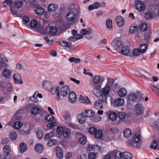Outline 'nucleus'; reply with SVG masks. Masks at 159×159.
I'll use <instances>...</instances> for the list:
<instances>
[{
    "label": "nucleus",
    "instance_id": "obj_1",
    "mask_svg": "<svg viewBox=\"0 0 159 159\" xmlns=\"http://www.w3.org/2000/svg\"><path fill=\"white\" fill-rule=\"evenodd\" d=\"M140 136L138 133H136L133 137V140H129L128 144L131 147L138 148L140 147L142 144L140 140Z\"/></svg>",
    "mask_w": 159,
    "mask_h": 159
},
{
    "label": "nucleus",
    "instance_id": "obj_2",
    "mask_svg": "<svg viewBox=\"0 0 159 159\" xmlns=\"http://www.w3.org/2000/svg\"><path fill=\"white\" fill-rule=\"evenodd\" d=\"M57 95V97L59 98L60 95L64 97L66 96L70 92L69 86L68 85H66L61 88L59 91V87L57 86L56 88Z\"/></svg>",
    "mask_w": 159,
    "mask_h": 159
},
{
    "label": "nucleus",
    "instance_id": "obj_3",
    "mask_svg": "<svg viewBox=\"0 0 159 159\" xmlns=\"http://www.w3.org/2000/svg\"><path fill=\"white\" fill-rule=\"evenodd\" d=\"M111 44L114 45L115 49L119 52H120V51L123 47L124 43L121 40H116L111 43Z\"/></svg>",
    "mask_w": 159,
    "mask_h": 159
},
{
    "label": "nucleus",
    "instance_id": "obj_4",
    "mask_svg": "<svg viewBox=\"0 0 159 159\" xmlns=\"http://www.w3.org/2000/svg\"><path fill=\"white\" fill-rule=\"evenodd\" d=\"M126 116L125 113L123 112H119L116 120V123L118 125L121 122H124L125 120Z\"/></svg>",
    "mask_w": 159,
    "mask_h": 159
},
{
    "label": "nucleus",
    "instance_id": "obj_5",
    "mask_svg": "<svg viewBox=\"0 0 159 159\" xmlns=\"http://www.w3.org/2000/svg\"><path fill=\"white\" fill-rule=\"evenodd\" d=\"M92 32L93 30L91 29L87 30L83 29L81 30V34L84 35H85V37L86 39H89L92 37Z\"/></svg>",
    "mask_w": 159,
    "mask_h": 159
},
{
    "label": "nucleus",
    "instance_id": "obj_6",
    "mask_svg": "<svg viewBox=\"0 0 159 159\" xmlns=\"http://www.w3.org/2000/svg\"><path fill=\"white\" fill-rule=\"evenodd\" d=\"M30 25L31 27L37 29L39 32L41 31L43 29L41 25L39 23H38L37 21L34 20L31 21Z\"/></svg>",
    "mask_w": 159,
    "mask_h": 159
},
{
    "label": "nucleus",
    "instance_id": "obj_7",
    "mask_svg": "<svg viewBox=\"0 0 159 159\" xmlns=\"http://www.w3.org/2000/svg\"><path fill=\"white\" fill-rule=\"evenodd\" d=\"M100 80V77L99 75H95L93 77V84L94 88L98 90L100 89L99 86H96V85H98L99 84V81Z\"/></svg>",
    "mask_w": 159,
    "mask_h": 159
},
{
    "label": "nucleus",
    "instance_id": "obj_8",
    "mask_svg": "<svg viewBox=\"0 0 159 159\" xmlns=\"http://www.w3.org/2000/svg\"><path fill=\"white\" fill-rule=\"evenodd\" d=\"M134 113L137 115H140L143 112L142 105L140 104L136 105L134 110Z\"/></svg>",
    "mask_w": 159,
    "mask_h": 159
},
{
    "label": "nucleus",
    "instance_id": "obj_9",
    "mask_svg": "<svg viewBox=\"0 0 159 159\" xmlns=\"http://www.w3.org/2000/svg\"><path fill=\"white\" fill-rule=\"evenodd\" d=\"M136 8L139 11H143L145 9L144 2L141 1H138L136 2Z\"/></svg>",
    "mask_w": 159,
    "mask_h": 159
},
{
    "label": "nucleus",
    "instance_id": "obj_10",
    "mask_svg": "<svg viewBox=\"0 0 159 159\" xmlns=\"http://www.w3.org/2000/svg\"><path fill=\"white\" fill-rule=\"evenodd\" d=\"M130 50L129 47L127 46H124L120 51V53L126 56H129L130 54Z\"/></svg>",
    "mask_w": 159,
    "mask_h": 159
},
{
    "label": "nucleus",
    "instance_id": "obj_11",
    "mask_svg": "<svg viewBox=\"0 0 159 159\" xmlns=\"http://www.w3.org/2000/svg\"><path fill=\"white\" fill-rule=\"evenodd\" d=\"M76 15L75 13L72 11H69L66 14V19L68 21H73L75 18Z\"/></svg>",
    "mask_w": 159,
    "mask_h": 159
},
{
    "label": "nucleus",
    "instance_id": "obj_12",
    "mask_svg": "<svg viewBox=\"0 0 159 159\" xmlns=\"http://www.w3.org/2000/svg\"><path fill=\"white\" fill-rule=\"evenodd\" d=\"M61 45L66 48V49L70 50L74 48V47L71 45V43L63 40L61 43Z\"/></svg>",
    "mask_w": 159,
    "mask_h": 159
},
{
    "label": "nucleus",
    "instance_id": "obj_13",
    "mask_svg": "<svg viewBox=\"0 0 159 159\" xmlns=\"http://www.w3.org/2000/svg\"><path fill=\"white\" fill-rule=\"evenodd\" d=\"M116 21L117 25L119 27H121L124 25L125 21L123 17L118 16L116 18Z\"/></svg>",
    "mask_w": 159,
    "mask_h": 159
},
{
    "label": "nucleus",
    "instance_id": "obj_14",
    "mask_svg": "<svg viewBox=\"0 0 159 159\" xmlns=\"http://www.w3.org/2000/svg\"><path fill=\"white\" fill-rule=\"evenodd\" d=\"M13 78L16 83L20 84L23 83V81L21 80V76L18 73H15L13 75Z\"/></svg>",
    "mask_w": 159,
    "mask_h": 159
},
{
    "label": "nucleus",
    "instance_id": "obj_15",
    "mask_svg": "<svg viewBox=\"0 0 159 159\" xmlns=\"http://www.w3.org/2000/svg\"><path fill=\"white\" fill-rule=\"evenodd\" d=\"M97 96H98L99 98L98 100H100L103 104L104 103H107V99L108 95H105L102 94L98 93Z\"/></svg>",
    "mask_w": 159,
    "mask_h": 159
},
{
    "label": "nucleus",
    "instance_id": "obj_16",
    "mask_svg": "<svg viewBox=\"0 0 159 159\" xmlns=\"http://www.w3.org/2000/svg\"><path fill=\"white\" fill-rule=\"evenodd\" d=\"M31 113L34 115H36L38 114L40 112L39 108L38 106L32 105L31 109Z\"/></svg>",
    "mask_w": 159,
    "mask_h": 159
},
{
    "label": "nucleus",
    "instance_id": "obj_17",
    "mask_svg": "<svg viewBox=\"0 0 159 159\" xmlns=\"http://www.w3.org/2000/svg\"><path fill=\"white\" fill-rule=\"evenodd\" d=\"M76 96L75 93L71 91L69 94V99L71 103H75L76 100Z\"/></svg>",
    "mask_w": 159,
    "mask_h": 159
},
{
    "label": "nucleus",
    "instance_id": "obj_18",
    "mask_svg": "<svg viewBox=\"0 0 159 159\" xmlns=\"http://www.w3.org/2000/svg\"><path fill=\"white\" fill-rule=\"evenodd\" d=\"M56 155L57 157L61 159L63 157V152L61 148L59 147H57L56 149Z\"/></svg>",
    "mask_w": 159,
    "mask_h": 159
},
{
    "label": "nucleus",
    "instance_id": "obj_19",
    "mask_svg": "<svg viewBox=\"0 0 159 159\" xmlns=\"http://www.w3.org/2000/svg\"><path fill=\"white\" fill-rule=\"evenodd\" d=\"M124 103L123 99L121 98H116L114 101V103L115 107L122 106Z\"/></svg>",
    "mask_w": 159,
    "mask_h": 159
},
{
    "label": "nucleus",
    "instance_id": "obj_20",
    "mask_svg": "<svg viewBox=\"0 0 159 159\" xmlns=\"http://www.w3.org/2000/svg\"><path fill=\"white\" fill-rule=\"evenodd\" d=\"M42 84L43 87L46 90H49V89L52 86L51 83L47 80L43 82Z\"/></svg>",
    "mask_w": 159,
    "mask_h": 159
},
{
    "label": "nucleus",
    "instance_id": "obj_21",
    "mask_svg": "<svg viewBox=\"0 0 159 159\" xmlns=\"http://www.w3.org/2000/svg\"><path fill=\"white\" fill-rule=\"evenodd\" d=\"M86 117L82 112L81 113L78 115L77 118L80 124H83L85 122Z\"/></svg>",
    "mask_w": 159,
    "mask_h": 159
},
{
    "label": "nucleus",
    "instance_id": "obj_22",
    "mask_svg": "<svg viewBox=\"0 0 159 159\" xmlns=\"http://www.w3.org/2000/svg\"><path fill=\"white\" fill-rule=\"evenodd\" d=\"M79 101L82 103H90L91 101L87 97H83L80 95L79 98Z\"/></svg>",
    "mask_w": 159,
    "mask_h": 159
},
{
    "label": "nucleus",
    "instance_id": "obj_23",
    "mask_svg": "<svg viewBox=\"0 0 159 159\" xmlns=\"http://www.w3.org/2000/svg\"><path fill=\"white\" fill-rule=\"evenodd\" d=\"M45 11L44 8L42 7L36 8L34 10V12L36 14L41 15L43 14Z\"/></svg>",
    "mask_w": 159,
    "mask_h": 159
},
{
    "label": "nucleus",
    "instance_id": "obj_24",
    "mask_svg": "<svg viewBox=\"0 0 159 159\" xmlns=\"http://www.w3.org/2000/svg\"><path fill=\"white\" fill-rule=\"evenodd\" d=\"M58 8L57 5L55 4H50L48 7V9L49 11L53 12Z\"/></svg>",
    "mask_w": 159,
    "mask_h": 159
},
{
    "label": "nucleus",
    "instance_id": "obj_25",
    "mask_svg": "<svg viewBox=\"0 0 159 159\" xmlns=\"http://www.w3.org/2000/svg\"><path fill=\"white\" fill-rule=\"evenodd\" d=\"M94 107L97 109H100L103 107V103L100 100H97L94 103Z\"/></svg>",
    "mask_w": 159,
    "mask_h": 159
},
{
    "label": "nucleus",
    "instance_id": "obj_26",
    "mask_svg": "<svg viewBox=\"0 0 159 159\" xmlns=\"http://www.w3.org/2000/svg\"><path fill=\"white\" fill-rule=\"evenodd\" d=\"M82 112L85 116L88 117L92 116L94 115V112L90 110H85Z\"/></svg>",
    "mask_w": 159,
    "mask_h": 159
},
{
    "label": "nucleus",
    "instance_id": "obj_27",
    "mask_svg": "<svg viewBox=\"0 0 159 159\" xmlns=\"http://www.w3.org/2000/svg\"><path fill=\"white\" fill-rule=\"evenodd\" d=\"M44 149L43 146L40 144H38L36 145L35 147V151L38 153H41Z\"/></svg>",
    "mask_w": 159,
    "mask_h": 159
},
{
    "label": "nucleus",
    "instance_id": "obj_28",
    "mask_svg": "<svg viewBox=\"0 0 159 159\" xmlns=\"http://www.w3.org/2000/svg\"><path fill=\"white\" fill-rule=\"evenodd\" d=\"M137 98V96L136 94L133 93H130L128 96L127 99L130 101H133L135 100Z\"/></svg>",
    "mask_w": 159,
    "mask_h": 159
},
{
    "label": "nucleus",
    "instance_id": "obj_29",
    "mask_svg": "<svg viewBox=\"0 0 159 159\" xmlns=\"http://www.w3.org/2000/svg\"><path fill=\"white\" fill-rule=\"evenodd\" d=\"M132 157L131 154L129 152H125L122 153V159H131Z\"/></svg>",
    "mask_w": 159,
    "mask_h": 159
},
{
    "label": "nucleus",
    "instance_id": "obj_30",
    "mask_svg": "<svg viewBox=\"0 0 159 159\" xmlns=\"http://www.w3.org/2000/svg\"><path fill=\"white\" fill-rule=\"evenodd\" d=\"M123 134L125 137L127 138H129L132 134L131 130L129 128H127L124 131Z\"/></svg>",
    "mask_w": 159,
    "mask_h": 159
},
{
    "label": "nucleus",
    "instance_id": "obj_31",
    "mask_svg": "<svg viewBox=\"0 0 159 159\" xmlns=\"http://www.w3.org/2000/svg\"><path fill=\"white\" fill-rule=\"evenodd\" d=\"M127 93L126 89L124 88H121L119 90L118 92L119 95L121 97H125Z\"/></svg>",
    "mask_w": 159,
    "mask_h": 159
},
{
    "label": "nucleus",
    "instance_id": "obj_32",
    "mask_svg": "<svg viewBox=\"0 0 159 159\" xmlns=\"http://www.w3.org/2000/svg\"><path fill=\"white\" fill-rule=\"evenodd\" d=\"M100 6V4L98 2H95L93 4L89 6L88 9L89 10L91 11L94 9H97Z\"/></svg>",
    "mask_w": 159,
    "mask_h": 159
},
{
    "label": "nucleus",
    "instance_id": "obj_33",
    "mask_svg": "<svg viewBox=\"0 0 159 159\" xmlns=\"http://www.w3.org/2000/svg\"><path fill=\"white\" fill-rule=\"evenodd\" d=\"M157 149L159 150V143L158 144L156 140H153L151 143L150 148H151L156 149H157Z\"/></svg>",
    "mask_w": 159,
    "mask_h": 159
},
{
    "label": "nucleus",
    "instance_id": "obj_34",
    "mask_svg": "<svg viewBox=\"0 0 159 159\" xmlns=\"http://www.w3.org/2000/svg\"><path fill=\"white\" fill-rule=\"evenodd\" d=\"M9 136L11 140L13 141L16 139L17 134L15 132L12 131L10 132Z\"/></svg>",
    "mask_w": 159,
    "mask_h": 159
},
{
    "label": "nucleus",
    "instance_id": "obj_35",
    "mask_svg": "<svg viewBox=\"0 0 159 159\" xmlns=\"http://www.w3.org/2000/svg\"><path fill=\"white\" fill-rule=\"evenodd\" d=\"M138 29L136 25H132L129 27V31L130 34H133L136 32Z\"/></svg>",
    "mask_w": 159,
    "mask_h": 159
},
{
    "label": "nucleus",
    "instance_id": "obj_36",
    "mask_svg": "<svg viewBox=\"0 0 159 159\" xmlns=\"http://www.w3.org/2000/svg\"><path fill=\"white\" fill-rule=\"evenodd\" d=\"M110 88L108 85H106L105 87L102 89V94L105 95H108Z\"/></svg>",
    "mask_w": 159,
    "mask_h": 159
},
{
    "label": "nucleus",
    "instance_id": "obj_37",
    "mask_svg": "<svg viewBox=\"0 0 159 159\" xmlns=\"http://www.w3.org/2000/svg\"><path fill=\"white\" fill-rule=\"evenodd\" d=\"M37 93H38V91L35 92L33 96L30 98L31 101L36 102H38L39 101V100L37 98L38 96L37 94Z\"/></svg>",
    "mask_w": 159,
    "mask_h": 159
},
{
    "label": "nucleus",
    "instance_id": "obj_38",
    "mask_svg": "<svg viewBox=\"0 0 159 159\" xmlns=\"http://www.w3.org/2000/svg\"><path fill=\"white\" fill-rule=\"evenodd\" d=\"M12 0H5V1L2 2V3L4 7L7 6L11 7L12 4Z\"/></svg>",
    "mask_w": 159,
    "mask_h": 159
},
{
    "label": "nucleus",
    "instance_id": "obj_39",
    "mask_svg": "<svg viewBox=\"0 0 159 159\" xmlns=\"http://www.w3.org/2000/svg\"><path fill=\"white\" fill-rule=\"evenodd\" d=\"M70 134V130L68 129H65L63 133V136L66 138H68Z\"/></svg>",
    "mask_w": 159,
    "mask_h": 159
},
{
    "label": "nucleus",
    "instance_id": "obj_40",
    "mask_svg": "<svg viewBox=\"0 0 159 159\" xmlns=\"http://www.w3.org/2000/svg\"><path fill=\"white\" fill-rule=\"evenodd\" d=\"M109 119L111 121H114L117 118V115L116 113L114 112H111L109 114Z\"/></svg>",
    "mask_w": 159,
    "mask_h": 159
},
{
    "label": "nucleus",
    "instance_id": "obj_41",
    "mask_svg": "<svg viewBox=\"0 0 159 159\" xmlns=\"http://www.w3.org/2000/svg\"><path fill=\"white\" fill-rule=\"evenodd\" d=\"M57 32V28L55 26L51 27L50 30V34L51 35H55Z\"/></svg>",
    "mask_w": 159,
    "mask_h": 159
},
{
    "label": "nucleus",
    "instance_id": "obj_42",
    "mask_svg": "<svg viewBox=\"0 0 159 159\" xmlns=\"http://www.w3.org/2000/svg\"><path fill=\"white\" fill-rule=\"evenodd\" d=\"M106 25L107 29L111 30L112 28V21L110 19H108L106 22Z\"/></svg>",
    "mask_w": 159,
    "mask_h": 159
},
{
    "label": "nucleus",
    "instance_id": "obj_43",
    "mask_svg": "<svg viewBox=\"0 0 159 159\" xmlns=\"http://www.w3.org/2000/svg\"><path fill=\"white\" fill-rule=\"evenodd\" d=\"M19 148L20 150L23 152H25L27 150L26 145L23 143H21L20 144Z\"/></svg>",
    "mask_w": 159,
    "mask_h": 159
},
{
    "label": "nucleus",
    "instance_id": "obj_44",
    "mask_svg": "<svg viewBox=\"0 0 159 159\" xmlns=\"http://www.w3.org/2000/svg\"><path fill=\"white\" fill-rule=\"evenodd\" d=\"M148 26L147 24L145 23H142L140 24L139 26V28L141 31H143L148 29Z\"/></svg>",
    "mask_w": 159,
    "mask_h": 159
},
{
    "label": "nucleus",
    "instance_id": "obj_45",
    "mask_svg": "<svg viewBox=\"0 0 159 159\" xmlns=\"http://www.w3.org/2000/svg\"><path fill=\"white\" fill-rule=\"evenodd\" d=\"M2 74L5 77H7L10 75L11 72L9 70L5 69L2 71Z\"/></svg>",
    "mask_w": 159,
    "mask_h": 159
},
{
    "label": "nucleus",
    "instance_id": "obj_46",
    "mask_svg": "<svg viewBox=\"0 0 159 159\" xmlns=\"http://www.w3.org/2000/svg\"><path fill=\"white\" fill-rule=\"evenodd\" d=\"M95 137L96 138H101L102 135V131L98 130L96 131V132L94 134Z\"/></svg>",
    "mask_w": 159,
    "mask_h": 159
},
{
    "label": "nucleus",
    "instance_id": "obj_47",
    "mask_svg": "<svg viewBox=\"0 0 159 159\" xmlns=\"http://www.w3.org/2000/svg\"><path fill=\"white\" fill-rule=\"evenodd\" d=\"M86 140V137L84 135H82L79 139V142L80 144H84L85 143Z\"/></svg>",
    "mask_w": 159,
    "mask_h": 159
},
{
    "label": "nucleus",
    "instance_id": "obj_48",
    "mask_svg": "<svg viewBox=\"0 0 159 159\" xmlns=\"http://www.w3.org/2000/svg\"><path fill=\"white\" fill-rule=\"evenodd\" d=\"M147 48V46L146 44H143L140 45L139 49L141 53H143L145 52Z\"/></svg>",
    "mask_w": 159,
    "mask_h": 159
},
{
    "label": "nucleus",
    "instance_id": "obj_49",
    "mask_svg": "<svg viewBox=\"0 0 159 159\" xmlns=\"http://www.w3.org/2000/svg\"><path fill=\"white\" fill-rule=\"evenodd\" d=\"M22 125V123L20 121L16 122L14 124V127L16 129H20Z\"/></svg>",
    "mask_w": 159,
    "mask_h": 159
},
{
    "label": "nucleus",
    "instance_id": "obj_50",
    "mask_svg": "<svg viewBox=\"0 0 159 159\" xmlns=\"http://www.w3.org/2000/svg\"><path fill=\"white\" fill-rule=\"evenodd\" d=\"M54 117L51 115H48L45 117V120L46 121L49 122L54 120Z\"/></svg>",
    "mask_w": 159,
    "mask_h": 159
},
{
    "label": "nucleus",
    "instance_id": "obj_51",
    "mask_svg": "<svg viewBox=\"0 0 159 159\" xmlns=\"http://www.w3.org/2000/svg\"><path fill=\"white\" fill-rule=\"evenodd\" d=\"M39 139H41L43 136V131L41 129H39L36 133Z\"/></svg>",
    "mask_w": 159,
    "mask_h": 159
},
{
    "label": "nucleus",
    "instance_id": "obj_52",
    "mask_svg": "<svg viewBox=\"0 0 159 159\" xmlns=\"http://www.w3.org/2000/svg\"><path fill=\"white\" fill-rule=\"evenodd\" d=\"M3 150L6 154H10L11 152V147L9 145H6L3 147Z\"/></svg>",
    "mask_w": 159,
    "mask_h": 159
},
{
    "label": "nucleus",
    "instance_id": "obj_53",
    "mask_svg": "<svg viewBox=\"0 0 159 159\" xmlns=\"http://www.w3.org/2000/svg\"><path fill=\"white\" fill-rule=\"evenodd\" d=\"M53 135V132L52 131L50 133L47 134L44 137V139L45 140H47L51 139Z\"/></svg>",
    "mask_w": 159,
    "mask_h": 159
},
{
    "label": "nucleus",
    "instance_id": "obj_54",
    "mask_svg": "<svg viewBox=\"0 0 159 159\" xmlns=\"http://www.w3.org/2000/svg\"><path fill=\"white\" fill-rule=\"evenodd\" d=\"M151 31L149 30H147L146 33H145V39L146 40H148L151 38L150 34H151Z\"/></svg>",
    "mask_w": 159,
    "mask_h": 159
},
{
    "label": "nucleus",
    "instance_id": "obj_55",
    "mask_svg": "<svg viewBox=\"0 0 159 159\" xmlns=\"http://www.w3.org/2000/svg\"><path fill=\"white\" fill-rule=\"evenodd\" d=\"M97 129L93 126H91L88 129V131L92 134H94Z\"/></svg>",
    "mask_w": 159,
    "mask_h": 159
},
{
    "label": "nucleus",
    "instance_id": "obj_56",
    "mask_svg": "<svg viewBox=\"0 0 159 159\" xmlns=\"http://www.w3.org/2000/svg\"><path fill=\"white\" fill-rule=\"evenodd\" d=\"M64 130V129L63 127L60 126L57 127V132L59 134H63Z\"/></svg>",
    "mask_w": 159,
    "mask_h": 159
},
{
    "label": "nucleus",
    "instance_id": "obj_57",
    "mask_svg": "<svg viewBox=\"0 0 159 159\" xmlns=\"http://www.w3.org/2000/svg\"><path fill=\"white\" fill-rule=\"evenodd\" d=\"M122 154L120 151L117 152L115 154V159H120L122 158Z\"/></svg>",
    "mask_w": 159,
    "mask_h": 159
},
{
    "label": "nucleus",
    "instance_id": "obj_58",
    "mask_svg": "<svg viewBox=\"0 0 159 159\" xmlns=\"http://www.w3.org/2000/svg\"><path fill=\"white\" fill-rule=\"evenodd\" d=\"M153 16L152 13L150 12H148L146 13L144 15V17L146 19H149L152 18Z\"/></svg>",
    "mask_w": 159,
    "mask_h": 159
},
{
    "label": "nucleus",
    "instance_id": "obj_59",
    "mask_svg": "<svg viewBox=\"0 0 159 159\" xmlns=\"http://www.w3.org/2000/svg\"><path fill=\"white\" fill-rule=\"evenodd\" d=\"M56 143L57 142L54 139H51L48 142L47 145L49 146H52L53 145H55Z\"/></svg>",
    "mask_w": 159,
    "mask_h": 159
},
{
    "label": "nucleus",
    "instance_id": "obj_60",
    "mask_svg": "<svg viewBox=\"0 0 159 159\" xmlns=\"http://www.w3.org/2000/svg\"><path fill=\"white\" fill-rule=\"evenodd\" d=\"M23 2L21 1H18L16 2L15 3V6L16 7L20 8L22 7Z\"/></svg>",
    "mask_w": 159,
    "mask_h": 159
},
{
    "label": "nucleus",
    "instance_id": "obj_61",
    "mask_svg": "<svg viewBox=\"0 0 159 159\" xmlns=\"http://www.w3.org/2000/svg\"><path fill=\"white\" fill-rule=\"evenodd\" d=\"M141 52L138 48L134 49L133 51V54L135 56H138L140 54Z\"/></svg>",
    "mask_w": 159,
    "mask_h": 159
},
{
    "label": "nucleus",
    "instance_id": "obj_62",
    "mask_svg": "<svg viewBox=\"0 0 159 159\" xmlns=\"http://www.w3.org/2000/svg\"><path fill=\"white\" fill-rule=\"evenodd\" d=\"M118 129L117 127H114L111 128L110 130V131L111 133L112 134H116L118 132Z\"/></svg>",
    "mask_w": 159,
    "mask_h": 159
},
{
    "label": "nucleus",
    "instance_id": "obj_63",
    "mask_svg": "<svg viewBox=\"0 0 159 159\" xmlns=\"http://www.w3.org/2000/svg\"><path fill=\"white\" fill-rule=\"evenodd\" d=\"M23 23L25 24L28 23L29 21V18L28 16H24L22 18Z\"/></svg>",
    "mask_w": 159,
    "mask_h": 159
},
{
    "label": "nucleus",
    "instance_id": "obj_64",
    "mask_svg": "<svg viewBox=\"0 0 159 159\" xmlns=\"http://www.w3.org/2000/svg\"><path fill=\"white\" fill-rule=\"evenodd\" d=\"M89 159H95L96 158V155L94 152H90L88 154Z\"/></svg>",
    "mask_w": 159,
    "mask_h": 159
}]
</instances>
